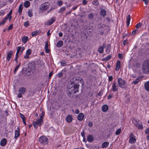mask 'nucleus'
Wrapping results in <instances>:
<instances>
[{
	"mask_svg": "<svg viewBox=\"0 0 149 149\" xmlns=\"http://www.w3.org/2000/svg\"><path fill=\"white\" fill-rule=\"evenodd\" d=\"M127 43V40H125L123 42V45H126Z\"/></svg>",
	"mask_w": 149,
	"mask_h": 149,
	"instance_id": "13d9d810",
	"label": "nucleus"
},
{
	"mask_svg": "<svg viewBox=\"0 0 149 149\" xmlns=\"http://www.w3.org/2000/svg\"><path fill=\"white\" fill-rule=\"evenodd\" d=\"M121 66V62L119 60H118L117 61L116 67V71H118L120 69Z\"/></svg>",
	"mask_w": 149,
	"mask_h": 149,
	"instance_id": "dca6fc26",
	"label": "nucleus"
},
{
	"mask_svg": "<svg viewBox=\"0 0 149 149\" xmlns=\"http://www.w3.org/2000/svg\"><path fill=\"white\" fill-rule=\"evenodd\" d=\"M79 85L76 84L74 85L73 87H71L70 89H69L68 91L70 92V94L75 93L79 91Z\"/></svg>",
	"mask_w": 149,
	"mask_h": 149,
	"instance_id": "6e6552de",
	"label": "nucleus"
},
{
	"mask_svg": "<svg viewBox=\"0 0 149 149\" xmlns=\"http://www.w3.org/2000/svg\"><path fill=\"white\" fill-rule=\"evenodd\" d=\"M38 32L37 31H36L33 32L31 33V35L32 36H33L38 35Z\"/></svg>",
	"mask_w": 149,
	"mask_h": 149,
	"instance_id": "a19ab883",
	"label": "nucleus"
},
{
	"mask_svg": "<svg viewBox=\"0 0 149 149\" xmlns=\"http://www.w3.org/2000/svg\"><path fill=\"white\" fill-rule=\"evenodd\" d=\"M29 21H26L24 23V26L26 27H27L29 26Z\"/></svg>",
	"mask_w": 149,
	"mask_h": 149,
	"instance_id": "37998d69",
	"label": "nucleus"
},
{
	"mask_svg": "<svg viewBox=\"0 0 149 149\" xmlns=\"http://www.w3.org/2000/svg\"><path fill=\"white\" fill-rule=\"evenodd\" d=\"M72 119V116L71 115H68L66 117V120L68 123H70L71 122Z\"/></svg>",
	"mask_w": 149,
	"mask_h": 149,
	"instance_id": "aec40b11",
	"label": "nucleus"
},
{
	"mask_svg": "<svg viewBox=\"0 0 149 149\" xmlns=\"http://www.w3.org/2000/svg\"><path fill=\"white\" fill-rule=\"evenodd\" d=\"M29 55L26 54V55H25L24 56V58L25 59H28V58H29Z\"/></svg>",
	"mask_w": 149,
	"mask_h": 149,
	"instance_id": "338daca9",
	"label": "nucleus"
},
{
	"mask_svg": "<svg viewBox=\"0 0 149 149\" xmlns=\"http://www.w3.org/2000/svg\"><path fill=\"white\" fill-rule=\"evenodd\" d=\"M117 82L118 85L119 87L122 88H125L126 81L124 80L120 77H119L118 79Z\"/></svg>",
	"mask_w": 149,
	"mask_h": 149,
	"instance_id": "423d86ee",
	"label": "nucleus"
},
{
	"mask_svg": "<svg viewBox=\"0 0 149 149\" xmlns=\"http://www.w3.org/2000/svg\"><path fill=\"white\" fill-rule=\"evenodd\" d=\"M55 20V17L52 18L51 19H49L48 21L45 23V25H49L52 24L54 22Z\"/></svg>",
	"mask_w": 149,
	"mask_h": 149,
	"instance_id": "f8f14e48",
	"label": "nucleus"
},
{
	"mask_svg": "<svg viewBox=\"0 0 149 149\" xmlns=\"http://www.w3.org/2000/svg\"><path fill=\"white\" fill-rule=\"evenodd\" d=\"M63 75V74L62 72L59 73L58 74V76L59 77H61Z\"/></svg>",
	"mask_w": 149,
	"mask_h": 149,
	"instance_id": "0e129e2a",
	"label": "nucleus"
},
{
	"mask_svg": "<svg viewBox=\"0 0 149 149\" xmlns=\"http://www.w3.org/2000/svg\"><path fill=\"white\" fill-rule=\"evenodd\" d=\"M23 7L22 4H20L19 7L18 9V12L19 15H21L22 14V10Z\"/></svg>",
	"mask_w": 149,
	"mask_h": 149,
	"instance_id": "393cba45",
	"label": "nucleus"
},
{
	"mask_svg": "<svg viewBox=\"0 0 149 149\" xmlns=\"http://www.w3.org/2000/svg\"><path fill=\"white\" fill-rule=\"evenodd\" d=\"M138 30L137 29H135L134 31H133L132 32V34H135L138 31Z\"/></svg>",
	"mask_w": 149,
	"mask_h": 149,
	"instance_id": "680f3d73",
	"label": "nucleus"
},
{
	"mask_svg": "<svg viewBox=\"0 0 149 149\" xmlns=\"http://www.w3.org/2000/svg\"><path fill=\"white\" fill-rule=\"evenodd\" d=\"M31 53V49H29L28 50H27V51L26 52V54L29 55H30Z\"/></svg>",
	"mask_w": 149,
	"mask_h": 149,
	"instance_id": "a18cd8bd",
	"label": "nucleus"
},
{
	"mask_svg": "<svg viewBox=\"0 0 149 149\" xmlns=\"http://www.w3.org/2000/svg\"><path fill=\"white\" fill-rule=\"evenodd\" d=\"M142 69L143 71L144 74H149V58L147 59L143 62Z\"/></svg>",
	"mask_w": 149,
	"mask_h": 149,
	"instance_id": "f03ea898",
	"label": "nucleus"
},
{
	"mask_svg": "<svg viewBox=\"0 0 149 149\" xmlns=\"http://www.w3.org/2000/svg\"><path fill=\"white\" fill-rule=\"evenodd\" d=\"M118 86L116 82V81H114L112 84V91L113 92L117 91L118 90Z\"/></svg>",
	"mask_w": 149,
	"mask_h": 149,
	"instance_id": "9b49d317",
	"label": "nucleus"
},
{
	"mask_svg": "<svg viewBox=\"0 0 149 149\" xmlns=\"http://www.w3.org/2000/svg\"><path fill=\"white\" fill-rule=\"evenodd\" d=\"M53 74V72H51L49 74V79H50L51 77L52 76V75Z\"/></svg>",
	"mask_w": 149,
	"mask_h": 149,
	"instance_id": "052dcab7",
	"label": "nucleus"
},
{
	"mask_svg": "<svg viewBox=\"0 0 149 149\" xmlns=\"http://www.w3.org/2000/svg\"><path fill=\"white\" fill-rule=\"evenodd\" d=\"M118 57L120 59H122L123 58L122 54L119 53L118 54Z\"/></svg>",
	"mask_w": 149,
	"mask_h": 149,
	"instance_id": "864d4df0",
	"label": "nucleus"
},
{
	"mask_svg": "<svg viewBox=\"0 0 149 149\" xmlns=\"http://www.w3.org/2000/svg\"><path fill=\"white\" fill-rule=\"evenodd\" d=\"M104 48L101 46L98 49V51L100 53H102L103 52Z\"/></svg>",
	"mask_w": 149,
	"mask_h": 149,
	"instance_id": "58836bf2",
	"label": "nucleus"
},
{
	"mask_svg": "<svg viewBox=\"0 0 149 149\" xmlns=\"http://www.w3.org/2000/svg\"><path fill=\"white\" fill-rule=\"evenodd\" d=\"M145 88L148 91H149V81L146 82L144 84Z\"/></svg>",
	"mask_w": 149,
	"mask_h": 149,
	"instance_id": "cd10ccee",
	"label": "nucleus"
},
{
	"mask_svg": "<svg viewBox=\"0 0 149 149\" xmlns=\"http://www.w3.org/2000/svg\"><path fill=\"white\" fill-rule=\"evenodd\" d=\"M28 15L30 17H32L33 15V12L32 11L31 9L29 10L28 11Z\"/></svg>",
	"mask_w": 149,
	"mask_h": 149,
	"instance_id": "4c0bfd02",
	"label": "nucleus"
},
{
	"mask_svg": "<svg viewBox=\"0 0 149 149\" xmlns=\"http://www.w3.org/2000/svg\"><path fill=\"white\" fill-rule=\"evenodd\" d=\"M103 25L102 24H100L98 25V27L99 28H103Z\"/></svg>",
	"mask_w": 149,
	"mask_h": 149,
	"instance_id": "69168bd1",
	"label": "nucleus"
},
{
	"mask_svg": "<svg viewBox=\"0 0 149 149\" xmlns=\"http://www.w3.org/2000/svg\"><path fill=\"white\" fill-rule=\"evenodd\" d=\"M92 4L95 6H97L99 4V3L97 0H95L93 2Z\"/></svg>",
	"mask_w": 149,
	"mask_h": 149,
	"instance_id": "c03bdc74",
	"label": "nucleus"
},
{
	"mask_svg": "<svg viewBox=\"0 0 149 149\" xmlns=\"http://www.w3.org/2000/svg\"><path fill=\"white\" fill-rule=\"evenodd\" d=\"M113 96V95L112 94H110L107 97L108 99H110Z\"/></svg>",
	"mask_w": 149,
	"mask_h": 149,
	"instance_id": "4d7b16f0",
	"label": "nucleus"
},
{
	"mask_svg": "<svg viewBox=\"0 0 149 149\" xmlns=\"http://www.w3.org/2000/svg\"><path fill=\"white\" fill-rule=\"evenodd\" d=\"M109 107L107 105L104 104L102 106V111L104 112H106L108 110Z\"/></svg>",
	"mask_w": 149,
	"mask_h": 149,
	"instance_id": "f3484780",
	"label": "nucleus"
},
{
	"mask_svg": "<svg viewBox=\"0 0 149 149\" xmlns=\"http://www.w3.org/2000/svg\"><path fill=\"white\" fill-rule=\"evenodd\" d=\"M5 14V12L3 10H1L0 11V16H3Z\"/></svg>",
	"mask_w": 149,
	"mask_h": 149,
	"instance_id": "de8ad7c7",
	"label": "nucleus"
},
{
	"mask_svg": "<svg viewBox=\"0 0 149 149\" xmlns=\"http://www.w3.org/2000/svg\"><path fill=\"white\" fill-rule=\"evenodd\" d=\"M84 115L82 113L79 114L77 116V119L79 121L82 120L84 117Z\"/></svg>",
	"mask_w": 149,
	"mask_h": 149,
	"instance_id": "a211bd4d",
	"label": "nucleus"
},
{
	"mask_svg": "<svg viewBox=\"0 0 149 149\" xmlns=\"http://www.w3.org/2000/svg\"><path fill=\"white\" fill-rule=\"evenodd\" d=\"M141 79L140 78L138 77L137 78L135 81H132V83L134 84L135 85L137 84Z\"/></svg>",
	"mask_w": 149,
	"mask_h": 149,
	"instance_id": "473e14b6",
	"label": "nucleus"
},
{
	"mask_svg": "<svg viewBox=\"0 0 149 149\" xmlns=\"http://www.w3.org/2000/svg\"><path fill=\"white\" fill-rule=\"evenodd\" d=\"M39 141L41 144H47L48 143V139L47 137L43 136L39 138Z\"/></svg>",
	"mask_w": 149,
	"mask_h": 149,
	"instance_id": "0eeeda50",
	"label": "nucleus"
},
{
	"mask_svg": "<svg viewBox=\"0 0 149 149\" xmlns=\"http://www.w3.org/2000/svg\"><path fill=\"white\" fill-rule=\"evenodd\" d=\"M24 49V47H21L20 46H19L17 47V51H18L19 53L20 52L21 54L22 52Z\"/></svg>",
	"mask_w": 149,
	"mask_h": 149,
	"instance_id": "c756f323",
	"label": "nucleus"
},
{
	"mask_svg": "<svg viewBox=\"0 0 149 149\" xmlns=\"http://www.w3.org/2000/svg\"><path fill=\"white\" fill-rule=\"evenodd\" d=\"M19 65H18L16 66L14 71V73H15L17 71L18 68H19Z\"/></svg>",
	"mask_w": 149,
	"mask_h": 149,
	"instance_id": "8fccbe9b",
	"label": "nucleus"
},
{
	"mask_svg": "<svg viewBox=\"0 0 149 149\" xmlns=\"http://www.w3.org/2000/svg\"><path fill=\"white\" fill-rule=\"evenodd\" d=\"M20 116L21 118H22V120L25 119V118L24 116L22 114L20 113Z\"/></svg>",
	"mask_w": 149,
	"mask_h": 149,
	"instance_id": "bf43d9fd",
	"label": "nucleus"
},
{
	"mask_svg": "<svg viewBox=\"0 0 149 149\" xmlns=\"http://www.w3.org/2000/svg\"><path fill=\"white\" fill-rule=\"evenodd\" d=\"M81 78L79 77L73 78L72 80V83L73 84H78L81 81Z\"/></svg>",
	"mask_w": 149,
	"mask_h": 149,
	"instance_id": "ddd939ff",
	"label": "nucleus"
},
{
	"mask_svg": "<svg viewBox=\"0 0 149 149\" xmlns=\"http://www.w3.org/2000/svg\"><path fill=\"white\" fill-rule=\"evenodd\" d=\"M20 129L19 127H18L17 129L15 130V136L14 138L15 139H17V138L19 136Z\"/></svg>",
	"mask_w": 149,
	"mask_h": 149,
	"instance_id": "4468645a",
	"label": "nucleus"
},
{
	"mask_svg": "<svg viewBox=\"0 0 149 149\" xmlns=\"http://www.w3.org/2000/svg\"><path fill=\"white\" fill-rule=\"evenodd\" d=\"M13 54V52L10 50L7 53V60L9 61H10Z\"/></svg>",
	"mask_w": 149,
	"mask_h": 149,
	"instance_id": "2eb2a0df",
	"label": "nucleus"
},
{
	"mask_svg": "<svg viewBox=\"0 0 149 149\" xmlns=\"http://www.w3.org/2000/svg\"><path fill=\"white\" fill-rule=\"evenodd\" d=\"M13 28V25L11 24L8 28V30H10L11 29H12Z\"/></svg>",
	"mask_w": 149,
	"mask_h": 149,
	"instance_id": "6e6d98bb",
	"label": "nucleus"
},
{
	"mask_svg": "<svg viewBox=\"0 0 149 149\" xmlns=\"http://www.w3.org/2000/svg\"><path fill=\"white\" fill-rule=\"evenodd\" d=\"M42 118V115L40 116V118L37 121L33 122V127L35 129H37L38 126H40L43 124Z\"/></svg>",
	"mask_w": 149,
	"mask_h": 149,
	"instance_id": "20e7f679",
	"label": "nucleus"
},
{
	"mask_svg": "<svg viewBox=\"0 0 149 149\" xmlns=\"http://www.w3.org/2000/svg\"><path fill=\"white\" fill-rule=\"evenodd\" d=\"M81 135L82 137H83V138L84 139L85 137V134L84 132H81Z\"/></svg>",
	"mask_w": 149,
	"mask_h": 149,
	"instance_id": "e2e57ef3",
	"label": "nucleus"
},
{
	"mask_svg": "<svg viewBox=\"0 0 149 149\" xmlns=\"http://www.w3.org/2000/svg\"><path fill=\"white\" fill-rule=\"evenodd\" d=\"M8 19V18L6 16L4 19H3V20L0 22V26L4 24L6 22V20Z\"/></svg>",
	"mask_w": 149,
	"mask_h": 149,
	"instance_id": "f704fd0d",
	"label": "nucleus"
},
{
	"mask_svg": "<svg viewBox=\"0 0 149 149\" xmlns=\"http://www.w3.org/2000/svg\"><path fill=\"white\" fill-rule=\"evenodd\" d=\"M88 126L90 127H91L93 126V123L92 122L90 121L88 124Z\"/></svg>",
	"mask_w": 149,
	"mask_h": 149,
	"instance_id": "3c124183",
	"label": "nucleus"
},
{
	"mask_svg": "<svg viewBox=\"0 0 149 149\" xmlns=\"http://www.w3.org/2000/svg\"><path fill=\"white\" fill-rule=\"evenodd\" d=\"M111 55H109L106 57L103 58L102 60L103 61H107L111 59Z\"/></svg>",
	"mask_w": 149,
	"mask_h": 149,
	"instance_id": "c85d7f7f",
	"label": "nucleus"
},
{
	"mask_svg": "<svg viewBox=\"0 0 149 149\" xmlns=\"http://www.w3.org/2000/svg\"><path fill=\"white\" fill-rule=\"evenodd\" d=\"M28 37L27 36H24L22 39V41L23 42L25 43L28 39Z\"/></svg>",
	"mask_w": 149,
	"mask_h": 149,
	"instance_id": "e433bc0d",
	"label": "nucleus"
},
{
	"mask_svg": "<svg viewBox=\"0 0 149 149\" xmlns=\"http://www.w3.org/2000/svg\"><path fill=\"white\" fill-rule=\"evenodd\" d=\"M130 15H128L126 17V24L127 26H128L130 25Z\"/></svg>",
	"mask_w": 149,
	"mask_h": 149,
	"instance_id": "5701e85b",
	"label": "nucleus"
},
{
	"mask_svg": "<svg viewBox=\"0 0 149 149\" xmlns=\"http://www.w3.org/2000/svg\"><path fill=\"white\" fill-rule=\"evenodd\" d=\"M7 140L6 139H3L0 142V145L2 146H5L7 143Z\"/></svg>",
	"mask_w": 149,
	"mask_h": 149,
	"instance_id": "4be33fe9",
	"label": "nucleus"
},
{
	"mask_svg": "<svg viewBox=\"0 0 149 149\" xmlns=\"http://www.w3.org/2000/svg\"><path fill=\"white\" fill-rule=\"evenodd\" d=\"M63 2L61 1H58V5L59 6H61L62 5Z\"/></svg>",
	"mask_w": 149,
	"mask_h": 149,
	"instance_id": "09e8293b",
	"label": "nucleus"
},
{
	"mask_svg": "<svg viewBox=\"0 0 149 149\" xmlns=\"http://www.w3.org/2000/svg\"><path fill=\"white\" fill-rule=\"evenodd\" d=\"M130 139H129V142L133 144L135 143L136 141V139H135V136L132 133H131L130 136Z\"/></svg>",
	"mask_w": 149,
	"mask_h": 149,
	"instance_id": "9d476101",
	"label": "nucleus"
},
{
	"mask_svg": "<svg viewBox=\"0 0 149 149\" xmlns=\"http://www.w3.org/2000/svg\"><path fill=\"white\" fill-rule=\"evenodd\" d=\"M66 63L64 61H62L61 62V65L62 66H65Z\"/></svg>",
	"mask_w": 149,
	"mask_h": 149,
	"instance_id": "603ef678",
	"label": "nucleus"
},
{
	"mask_svg": "<svg viewBox=\"0 0 149 149\" xmlns=\"http://www.w3.org/2000/svg\"><path fill=\"white\" fill-rule=\"evenodd\" d=\"M109 145V143L107 142H105L102 144V147L103 148H105L107 147Z\"/></svg>",
	"mask_w": 149,
	"mask_h": 149,
	"instance_id": "2f4dec72",
	"label": "nucleus"
},
{
	"mask_svg": "<svg viewBox=\"0 0 149 149\" xmlns=\"http://www.w3.org/2000/svg\"><path fill=\"white\" fill-rule=\"evenodd\" d=\"M30 6V3L28 1H26L24 2V6L26 8H27Z\"/></svg>",
	"mask_w": 149,
	"mask_h": 149,
	"instance_id": "a878e982",
	"label": "nucleus"
},
{
	"mask_svg": "<svg viewBox=\"0 0 149 149\" xmlns=\"http://www.w3.org/2000/svg\"><path fill=\"white\" fill-rule=\"evenodd\" d=\"M106 13L107 11L106 10L104 9H102L101 10L100 14V15L104 18L106 16Z\"/></svg>",
	"mask_w": 149,
	"mask_h": 149,
	"instance_id": "6ab92c4d",
	"label": "nucleus"
},
{
	"mask_svg": "<svg viewBox=\"0 0 149 149\" xmlns=\"http://www.w3.org/2000/svg\"><path fill=\"white\" fill-rule=\"evenodd\" d=\"M26 91V88L24 87H21L19 88L17 97L18 98L22 97V95L24 94Z\"/></svg>",
	"mask_w": 149,
	"mask_h": 149,
	"instance_id": "1a4fd4ad",
	"label": "nucleus"
},
{
	"mask_svg": "<svg viewBox=\"0 0 149 149\" xmlns=\"http://www.w3.org/2000/svg\"><path fill=\"white\" fill-rule=\"evenodd\" d=\"M121 130L120 128H119L116 131L115 134L117 135H119L120 134V133L121 132Z\"/></svg>",
	"mask_w": 149,
	"mask_h": 149,
	"instance_id": "79ce46f5",
	"label": "nucleus"
},
{
	"mask_svg": "<svg viewBox=\"0 0 149 149\" xmlns=\"http://www.w3.org/2000/svg\"><path fill=\"white\" fill-rule=\"evenodd\" d=\"M132 121L135 125L136 127L138 129L141 130L143 129V127L142 124L141 122H140L139 120L135 118L132 119Z\"/></svg>",
	"mask_w": 149,
	"mask_h": 149,
	"instance_id": "39448f33",
	"label": "nucleus"
},
{
	"mask_svg": "<svg viewBox=\"0 0 149 149\" xmlns=\"http://www.w3.org/2000/svg\"><path fill=\"white\" fill-rule=\"evenodd\" d=\"M50 4L47 2H45L42 4L40 7V12L42 13H44L45 14H47L49 13L51 11L49 10Z\"/></svg>",
	"mask_w": 149,
	"mask_h": 149,
	"instance_id": "f257e3e1",
	"label": "nucleus"
},
{
	"mask_svg": "<svg viewBox=\"0 0 149 149\" xmlns=\"http://www.w3.org/2000/svg\"><path fill=\"white\" fill-rule=\"evenodd\" d=\"M66 9L65 7H63L60 8L59 11V13H62L65 11Z\"/></svg>",
	"mask_w": 149,
	"mask_h": 149,
	"instance_id": "c9c22d12",
	"label": "nucleus"
},
{
	"mask_svg": "<svg viewBox=\"0 0 149 149\" xmlns=\"http://www.w3.org/2000/svg\"><path fill=\"white\" fill-rule=\"evenodd\" d=\"M87 141L89 142H92L94 140V138L92 135H89L87 136Z\"/></svg>",
	"mask_w": 149,
	"mask_h": 149,
	"instance_id": "412c9836",
	"label": "nucleus"
},
{
	"mask_svg": "<svg viewBox=\"0 0 149 149\" xmlns=\"http://www.w3.org/2000/svg\"><path fill=\"white\" fill-rule=\"evenodd\" d=\"M142 26V24L140 22L137 24L136 25V28L138 29L140 28Z\"/></svg>",
	"mask_w": 149,
	"mask_h": 149,
	"instance_id": "49530a36",
	"label": "nucleus"
},
{
	"mask_svg": "<svg viewBox=\"0 0 149 149\" xmlns=\"http://www.w3.org/2000/svg\"><path fill=\"white\" fill-rule=\"evenodd\" d=\"M88 17L90 19H93L94 17L93 14L92 13H91L88 15Z\"/></svg>",
	"mask_w": 149,
	"mask_h": 149,
	"instance_id": "ea45409f",
	"label": "nucleus"
},
{
	"mask_svg": "<svg viewBox=\"0 0 149 149\" xmlns=\"http://www.w3.org/2000/svg\"><path fill=\"white\" fill-rule=\"evenodd\" d=\"M79 110L78 109H76L75 111V113L76 114H79Z\"/></svg>",
	"mask_w": 149,
	"mask_h": 149,
	"instance_id": "774afa93",
	"label": "nucleus"
},
{
	"mask_svg": "<svg viewBox=\"0 0 149 149\" xmlns=\"http://www.w3.org/2000/svg\"><path fill=\"white\" fill-rule=\"evenodd\" d=\"M63 44V42L62 40L59 41L57 43L56 46L57 47H60L62 46Z\"/></svg>",
	"mask_w": 149,
	"mask_h": 149,
	"instance_id": "bb28decb",
	"label": "nucleus"
},
{
	"mask_svg": "<svg viewBox=\"0 0 149 149\" xmlns=\"http://www.w3.org/2000/svg\"><path fill=\"white\" fill-rule=\"evenodd\" d=\"M12 13V10H11L9 13L7 14L6 16L8 18V19L9 21L12 18V16L11 15Z\"/></svg>",
	"mask_w": 149,
	"mask_h": 149,
	"instance_id": "7c9ffc66",
	"label": "nucleus"
},
{
	"mask_svg": "<svg viewBox=\"0 0 149 149\" xmlns=\"http://www.w3.org/2000/svg\"><path fill=\"white\" fill-rule=\"evenodd\" d=\"M131 68L134 72L139 70L141 65L140 63L137 61H134L131 64Z\"/></svg>",
	"mask_w": 149,
	"mask_h": 149,
	"instance_id": "7ed1b4c3",
	"label": "nucleus"
},
{
	"mask_svg": "<svg viewBox=\"0 0 149 149\" xmlns=\"http://www.w3.org/2000/svg\"><path fill=\"white\" fill-rule=\"evenodd\" d=\"M48 42L47 41L45 43V46L44 47V49L45 50V52L47 53H49L50 51L49 49H48Z\"/></svg>",
	"mask_w": 149,
	"mask_h": 149,
	"instance_id": "b1692460",
	"label": "nucleus"
},
{
	"mask_svg": "<svg viewBox=\"0 0 149 149\" xmlns=\"http://www.w3.org/2000/svg\"><path fill=\"white\" fill-rule=\"evenodd\" d=\"M113 77L112 76H110L109 77L108 80L109 81H111L113 80Z\"/></svg>",
	"mask_w": 149,
	"mask_h": 149,
	"instance_id": "5fc2aeb1",
	"label": "nucleus"
},
{
	"mask_svg": "<svg viewBox=\"0 0 149 149\" xmlns=\"http://www.w3.org/2000/svg\"><path fill=\"white\" fill-rule=\"evenodd\" d=\"M145 133L146 134H148L147 136V139L149 141V127L145 131Z\"/></svg>",
	"mask_w": 149,
	"mask_h": 149,
	"instance_id": "72a5a7b5",
	"label": "nucleus"
}]
</instances>
